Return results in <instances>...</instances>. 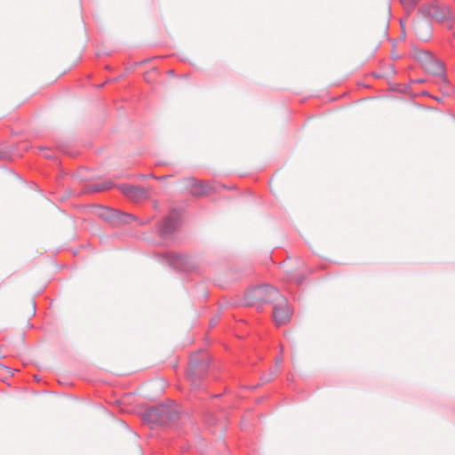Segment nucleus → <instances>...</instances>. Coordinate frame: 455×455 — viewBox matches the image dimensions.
I'll return each mask as SVG.
<instances>
[{
  "label": "nucleus",
  "mask_w": 455,
  "mask_h": 455,
  "mask_svg": "<svg viewBox=\"0 0 455 455\" xmlns=\"http://www.w3.org/2000/svg\"><path fill=\"white\" fill-rule=\"evenodd\" d=\"M257 292L259 295L265 297V302L273 304V319L276 326L290 322L292 311L286 298L277 289L272 286H265L259 288Z\"/></svg>",
  "instance_id": "obj_1"
},
{
  "label": "nucleus",
  "mask_w": 455,
  "mask_h": 455,
  "mask_svg": "<svg viewBox=\"0 0 455 455\" xmlns=\"http://www.w3.org/2000/svg\"><path fill=\"white\" fill-rule=\"evenodd\" d=\"M427 14L438 21L446 22V26L449 28H451V19L452 16L449 7L432 4L427 8Z\"/></svg>",
  "instance_id": "obj_2"
},
{
  "label": "nucleus",
  "mask_w": 455,
  "mask_h": 455,
  "mask_svg": "<svg viewBox=\"0 0 455 455\" xmlns=\"http://www.w3.org/2000/svg\"><path fill=\"white\" fill-rule=\"evenodd\" d=\"M147 419L155 424L164 425L172 419L170 411L164 406L149 409L146 413Z\"/></svg>",
  "instance_id": "obj_3"
},
{
  "label": "nucleus",
  "mask_w": 455,
  "mask_h": 455,
  "mask_svg": "<svg viewBox=\"0 0 455 455\" xmlns=\"http://www.w3.org/2000/svg\"><path fill=\"white\" fill-rule=\"evenodd\" d=\"M179 225V215L176 213H172L163 220L161 226L159 227V231L163 236H168L178 228Z\"/></svg>",
  "instance_id": "obj_4"
},
{
  "label": "nucleus",
  "mask_w": 455,
  "mask_h": 455,
  "mask_svg": "<svg viewBox=\"0 0 455 455\" xmlns=\"http://www.w3.org/2000/svg\"><path fill=\"white\" fill-rule=\"evenodd\" d=\"M186 182L188 189L194 196H204L209 193L210 187L202 181L196 180L194 178H188L186 180Z\"/></svg>",
  "instance_id": "obj_5"
},
{
  "label": "nucleus",
  "mask_w": 455,
  "mask_h": 455,
  "mask_svg": "<svg viewBox=\"0 0 455 455\" xmlns=\"http://www.w3.org/2000/svg\"><path fill=\"white\" fill-rule=\"evenodd\" d=\"M166 260L175 268L182 269L187 262V258L175 252L166 253Z\"/></svg>",
  "instance_id": "obj_6"
},
{
  "label": "nucleus",
  "mask_w": 455,
  "mask_h": 455,
  "mask_svg": "<svg viewBox=\"0 0 455 455\" xmlns=\"http://www.w3.org/2000/svg\"><path fill=\"white\" fill-rule=\"evenodd\" d=\"M123 193L129 198H135L141 193V190L139 188L132 186H125L122 188Z\"/></svg>",
  "instance_id": "obj_7"
},
{
  "label": "nucleus",
  "mask_w": 455,
  "mask_h": 455,
  "mask_svg": "<svg viewBox=\"0 0 455 455\" xmlns=\"http://www.w3.org/2000/svg\"><path fill=\"white\" fill-rule=\"evenodd\" d=\"M419 0H401V4L404 10L409 13L412 12Z\"/></svg>",
  "instance_id": "obj_8"
},
{
  "label": "nucleus",
  "mask_w": 455,
  "mask_h": 455,
  "mask_svg": "<svg viewBox=\"0 0 455 455\" xmlns=\"http://www.w3.org/2000/svg\"><path fill=\"white\" fill-rule=\"evenodd\" d=\"M435 64L437 66L436 74L440 75V76L443 75L444 68H443V64L441 62H438V61H436Z\"/></svg>",
  "instance_id": "obj_9"
},
{
  "label": "nucleus",
  "mask_w": 455,
  "mask_h": 455,
  "mask_svg": "<svg viewBox=\"0 0 455 455\" xmlns=\"http://www.w3.org/2000/svg\"><path fill=\"white\" fill-rule=\"evenodd\" d=\"M110 187H111V186H110V184H109V185H107V186L103 187V188H102V189H108V188H109ZM94 190H95V191H100V190H101V188H94Z\"/></svg>",
  "instance_id": "obj_10"
},
{
  "label": "nucleus",
  "mask_w": 455,
  "mask_h": 455,
  "mask_svg": "<svg viewBox=\"0 0 455 455\" xmlns=\"http://www.w3.org/2000/svg\"><path fill=\"white\" fill-rule=\"evenodd\" d=\"M451 44L452 47H455V37L453 39H451Z\"/></svg>",
  "instance_id": "obj_11"
}]
</instances>
